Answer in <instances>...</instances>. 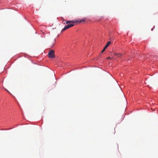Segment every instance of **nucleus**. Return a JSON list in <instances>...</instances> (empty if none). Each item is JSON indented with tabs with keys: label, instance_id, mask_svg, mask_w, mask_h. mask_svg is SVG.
I'll use <instances>...</instances> for the list:
<instances>
[{
	"label": "nucleus",
	"instance_id": "6e6552de",
	"mask_svg": "<svg viewBox=\"0 0 158 158\" xmlns=\"http://www.w3.org/2000/svg\"><path fill=\"white\" fill-rule=\"evenodd\" d=\"M107 47L106 45V46L104 47V49H105Z\"/></svg>",
	"mask_w": 158,
	"mask_h": 158
},
{
	"label": "nucleus",
	"instance_id": "1a4fd4ad",
	"mask_svg": "<svg viewBox=\"0 0 158 158\" xmlns=\"http://www.w3.org/2000/svg\"><path fill=\"white\" fill-rule=\"evenodd\" d=\"M62 20H63V21H65V22H66V21L64 20V18H62Z\"/></svg>",
	"mask_w": 158,
	"mask_h": 158
},
{
	"label": "nucleus",
	"instance_id": "f257e3e1",
	"mask_svg": "<svg viewBox=\"0 0 158 158\" xmlns=\"http://www.w3.org/2000/svg\"><path fill=\"white\" fill-rule=\"evenodd\" d=\"M85 21V19H79L78 20H74L72 21H66V24H68V23H70L69 24H68L67 26H66L64 27L63 28L62 30L61 31H64L65 30H66V29L73 26L74 25L73 24L74 23H76L77 22H79L81 23L83 22H84Z\"/></svg>",
	"mask_w": 158,
	"mask_h": 158
},
{
	"label": "nucleus",
	"instance_id": "f03ea898",
	"mask_svg": "<svg viewBox=\"0 0 158 158\" xmlns=\"http://www.w3.org/2000/svg\"><path fill=\"white\" fill-rule=\"evenodd\" d=\"M55 52L53 50H51L48 53L49 57L51 58H53L55 57L54 54Z\"/></svg>",
	"mask_w": 158,
	"mask_h": 158
},
{
	"label": "nucleus",
	"instance_id": "20e7f679",
	"mask_svg": "<svg viewBox=\"0 0 158 158\" xmlns=\"http://www.w3.org/2000/svg\"><path fill=\"white\" fill-rule=\"evenodd\" d=\"M55 40H55L53 41V42L52 43V44L51 46V47H52L53 46V45H54V44H55Z\"/></svg>",
	"mask_w": 158,
	"mask_h": 158
},
{
	"label": "nucleus",
	"instance_id": "9d476101",
	"mask_svg": "<svg viewBox=\"0 0 158 158\" xmlns=\"http://www.w3.org/2000/svg\"><path fill=\"white\" fill-rule=\"evenodd\" d=\"M110 57H108L107 58V59H110Z\"/></svg>",
	"mask_w": 158,
	"mask_h": 158
},
{
	"label": "nucleus",
	"instance_id": "7ed1b4c3",
	"mask_svg": "<svg viewBox=\"0 0 158 158\" xmlns=\"http://www.w3.org/2000/svg\"><path fill=\"white\" fill-rule=\"evenodd\" d=\"M115 54L116 55H117L118 57H120L122 56V54H121L119 53H115Z\"/></svg>",
	"mask_w": 158,
	"mask_h": 158
},
{
	"label": "nucleus",
	"instance_id": "423d86ee",
	"mask_svg": "<svg viewBox=\"0 0 158 158\" xmlns=\"http://www.w3.org/2000/svg\"><path fill=\"white\" fill-rule=\"evenodd\" d=\"M7 91V92H8V93H9L10 95H12V94L10 93V92L8 91V90L7 89H5Z\"/></svg>",
	"mask_w": 158,
	"mask_h": 158
},
{
	"label": "nucleus",
	"instance_id": "39448f33",
	"mask_svg": "<svg viewBox=\"0 0 158 158\" xmlns=\"http://www.w3.org/2000/svg\"><path fill=\"white\" fill-rule=\"evenodd\" d=\"M110 41H108L107 42V44H106V45L108 47L109 46V44H110Z\"/></svg>",
	"mask_w": 158,
	"mask_h": 158
},
{
	"label": "nucleus",
	"instance_id": "9b49d317",
	"mask_svg": "<svg viewBox=\"0 0 158 158\" xmlns=\"http://www.w3.org/2000/svg\"><path fill=\"white\" fill-rule=\"evenodd\" d=\"M152 30H153V29H152Z\"/></svg>",
	"mask_w": 158,
	"mask_h": 158
},
{
	"label": "nucleus",
	"instance_id": "0eeeda50",
	"mask_svg": "<svg viewBox=\"0 0 158 158\" xmlns=\"http://www.w3.org/2000/svg\"><path fill=\"white\" fill-rule=\"evenodd\" d=\"M105 49H103V50L101 52V53H102L105 50Z\"/></svg>",
	"mask_w": 158,
	"mask_h": 158
}]
</instances>
